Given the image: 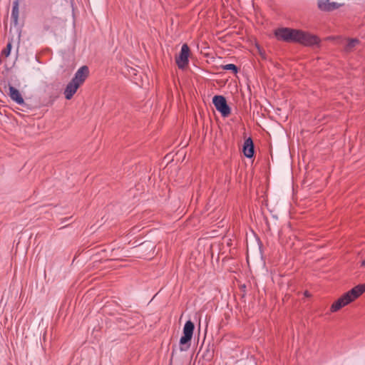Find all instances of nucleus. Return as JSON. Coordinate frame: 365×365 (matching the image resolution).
<instances>
[{"label":"nucleus","mask_w":365,"mask_h":365,"mask_svg":"<svg viewBox=\"0 0 365 365\" xmlns=\"http://www.w3.org/2000/svg\"><path fill=\"white\" fill-rule=\"evenodd\" d=\"M11 43H8L6 47L2 50L1 55L4 57H8L11 53Z\"/></svg>","instance_id":"12"},{"label":"nucleus","mask_w":365,"mask_h":365,"mask_svg":"<svg viewBox=\"0 0 365 365\" xmlns=\"http://www.w3.org/2000/svg\"><path fill=\"white\" fill-rule=\"evenodd\" d=\"M194 329L193 322L190 320L187 321L183 327V336L180 339V351H187L190 348Z\"/></svg>","instance_id":"3"},{"label":"nucleus","mask_w":365,"mask_h":365,"mask_svg":"<svg viewBox=\"0 0 365 365\" xmlns=\"http://www.w3.org/2000/svg\"><path fill=\"white\" fill-rule=\"evenodd\" d=\"M212 103L216 110H218L223 117H227L230 114V108L224 96H215L212 98Z\"/></svg>","instance_id":"4"},{"label":"nucleus","mask_w":365,"mask_h":365,"mask_svg":"<svg viewBox=\"0 0 365 365\" xmlns=\"http://www.w3.org/2000/svg\"><path fill=\"white\" fill-rule=\"evenodd\" d=\"M88 73V68L86 66H83L76 71L72 81L81 86L86 79Z\"/></svg>","instance_id":"7"},{"label":"nucleus","mask_w":365,"mask_h":365,"mask_svg":"<svg viewBox=\"0 0 365 365\" xmlns=\"http://www.w3.org/2000/svg\"><path fill=\"white\" fill-rule=\"evenodd\" d=\"M80 87L78 83H76L73 81H71L66 87L64 91L65 98L67 100H70L72 98L73 95L76 93L78 88Z\"/></svg>","instance_id":"9"},{"label":"nucleus","mask_w":365,"mask_h":365,"mask_svg":"<svg viewBox=\"0 0 365 365\" xmlns=\"http://www.w3.org/2000/svg\"><path fill=\"white\" fill-rule=\"evenodd\" d=\"M365 292V283L362 284H359L351 290L344 294L341 297H339L336 302H334L331 307V312H336L342 307L346 306L356 298H358L360 295H361Z\"/></svg>","instance_id":"2"},{"label":"nucleus","mask_w":365,"mask_h":365,"mask_svg":"<svg viewBox=\"0 0 365 365\" xmlns=\"http://www.w3.org/2000/svg\"><path fill=\"white\" fill-rule=\"evenodd\" d=\"M222 68L224 70L232 71L233 73H236L237 72V67L235 64H232V63L226 64L222 66Z\"/></svg>","instance_id":"13"},{"label":"nucleus","mask_w":365,"mask_h":365,"mask_svg":"<svg viewBox=\"0 0 365 365\" xmlns=\"http://www.w3.org/2000/svg\"><path fill=\"white\" fill-rule=\"evenodd\" d=\"M361 266L365 267V259L361 261Z\"/></svg>","instance_id":"15"},{"label":"nucleus","mask_w":365,"mask_h":365,"mask_svg":"<svg viewBox=\"0 0 365 365\" xmlns=\"http://www.w3.org/2000/svg\"><path fill=\"white\" fill-rule=\"evenodd\" d=\"M274 35L279 41L299 43L306 46L319 43V38L309 33L290 28H281L275 30Z\"/></svg>","instance_id":"1"},{"label":"nucleus","mask_w":365,"mask_h":365,"mask_svg":"<svg viewBox=\"0 0 365 365\" xmlns=\"http://www.w3.org/2000/svg\"><path fill=\"white\" fill-rule=\"evenodd\" d=\"M317 5L322 11H331L339 8L341 4L330 0H319Z\"/></svg>","instance_id":"6"},{"label":"nucleus","mask_w":365,"mask_h":365,"mask_svg":"<svg viewBox=\"0 0 365 365\" xmlns=\"http://www.w3.org/2000/svg\"><path fill=\"white\" fill-rule=\"evenodd\" d=\"M9 96L12 101H15L19 105H23L24 103V98L19 91L11 85H9Z\"/></svg>","instance_id":"8"},{"label":"nucleus","mask_w":365,"mask_h":365,"mask_svg":"<svg viewBox=\"0 0 365 365\" xmlns=\"http://www.w3.org/2000/svg\"><path fill=\"white\" fill-rule=\"evenodd\" d=\"M356 42H357V41H356V40H351V41H350L349 44H350V46H354V44H355V43H356Z\"/></svg>","instance_id":"14"},{"label":"nucleus","mask_w":365,"mask_h":365,"mask_svg":"<svg viewBox=\"0 0 365 365\" xmlns=\"http://www.w3.org/2000/svg\"><path fill=\"white\" fill-rule=\"evenodd\" d=\"M11 18L14 19L15 23H17L19 18V1L17 0L13 2Z\"/></svg>","instance_id":"11"},{"label":"nucleus","mask_w":365,"mask_h":365,"mask_svg":"<svg viewBox=\"0 0 365 365\" xmlns=\"http://www.w3.org/2000/svg\"><path fill=\"white\" fill-rule=\"evenodd\" d=\"M243 153L247 158H252L254 155V145L252 140L248 138L245 140L243 145Z\"/></svg>","instance_id":"10"},{"label":"nucleus","mask_w":365,"mask_h":365,"mask_svg":"<svg viewBox=\"0 0 365 365\" xmlns=\"http://www.w3.org/2000/svg\"><path fill=\"white\" fill-rule=\"evenodd\" d=\"M190 54V48L185 43L182 46L179 55L176 57V63L179 68H184L188 63V57Z\"/></svg>","instance_id":"5"}]
</instances>
